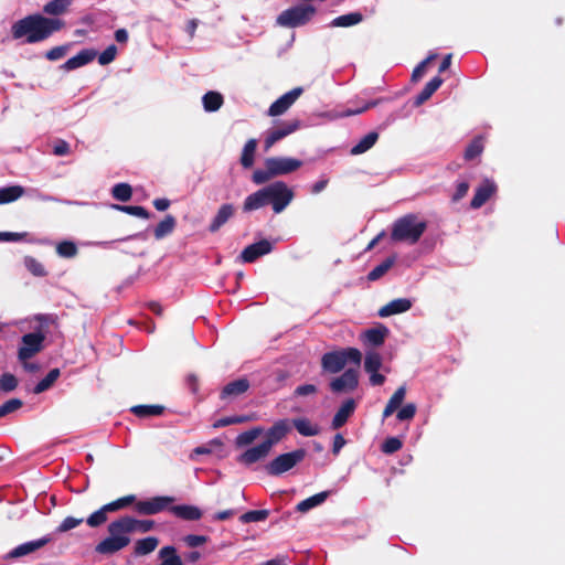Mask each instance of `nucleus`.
<instances>
[{"mask_svg":"<svg viewBox=\"0 0 565 565\" xmlns=\"http://www.w3.org/2000/svg\"><path fill=\"white\" fill-rule=\"evenodd\" d=\"M316 9L309 4H300L282 11L277 23L286 28H297L306 24L315 15Z\"/></svg>","mask_w":565,"mask_h":565,"instance_id":"obj_8","label":"nucleus"},{"mask_svg":"<svg viewBox=\"0 0 565 565\" xmlns=\"http://www.w3.org/2000/svg\"><path fill=\"white\" fill-rule=\"evenodd\" d=\"M483 150V140L481 137H478L471 141V143L467 147L465 151V158L467 160H472L478 157Z\"/></svg>","mask_w":565,"mask_h":565,"instance_id":"obj_49","label":"nucleus"},{"mask_svg":"<svg viewBox=\"0 0 565 565\" xmlns=\"http://www.w3.org/2000/svg\"><path fill=\"white\" fill-rule=\"evenodd\" d=\"M402 441L396 437L387 438L382 445V451L385 454H394L402 448Z\"/></svg>","mask_w":565,"mask_h":565,"instance_id":"obj_56","label":"nucleus"},{"mask_svg":"<svg viewBox=\"0 0 565 565\" xmlns=\"http://www.w3.org/2000/svg\"><path fill=\"white\" fill-rule=\"evenodd\" d=\"M318 392V388L313 384H305L300 385L295 390L296 396H308V395H315Z\"/></svg>","mask_w":565,"mask_h":565,"instance_id":"obj_62","label":"nucleus"},{"mask_svg":"<svg viewBox=\"0 0 565 565\" xmlns=\"http://www.w3.org/2000/svg\"><path fill=\"white\" fill-rule=\"evenodd\" d=\"M71 3L72 0H52L43 7V11L50 15H61L67 11Z\"/></svg>","mask_w":565,"mask_h":565,"instance_id":"obj_37","label":"nucleus"},{"mask_svg":"<svg viewBox=\"0 0 565 565\" xmlns=\"http://www.w3.org/2000/svg\"><path fill=\"white\" fill-rule=\"evenodd\" d=\"M437 57V54H429L423 62H420L412 73V79L418 81L426 72L427 65Z\"/></svg>","mask_w":565,"mask_h":565,"instance_id":"obj_53","label":"nucleus"},{"mask_svg":"<svg viewBox=\"0 0 565 565\" xmlns=\"http://www.w3.org/2000/svg\"><path fill=\"white\" fill-rule=\"evenodd\" d=\"M271 447L263 440L260 444L246 449L239 457L238 461L243 465L250 466L255 462L264 460L269 452Z\"/></svg>","mask_w":565,"mask_h":565,"instance_id":"obj_14","label":"nucleus"},{"mask_svg":"<svg viewBox=\"0 0 565 565\" xmlns=\"http://www.w3.org/2000/svg\"><path fill=\"white\" fill-rule=\"evenodd\" d=\"M223 444L220 439H213L205 446L196 447L191 454V458L193 459L195 455H210L213 451V447H222Z\"/></svg>","mask_w":565,"mask_h":565,"instance_id":"obj_55","label":"nucleus"},{"mask_svg":"<svg viewBox=\"0 0 565 565\" xmlns=\"http://www.w3.org/2000/svg\"><path fill=\"white\" fill-rule=\"evenodd\" d=\"M361 360L362 354L358 349L347 348L323 354L321 365L322 369L329 373H339L349 362H352L354 366L359 369Z\"/></svg>","mask_w":565,"mask_h":565,"instance_id":"obj_5","label":"nucleus"},{"mask_svg":"<svg viewBox=\"0 0 565 565\" xmlns=\"http://www.w3.org/2000/svg\"><path fill=\"white\" fill-rule=\"evenodd\" d=\"M328 495H329V492L323 491V492L317 493L310 498H307L297 504L296 510L298 512L306 513V512L310 511L311 509L322 504L327 500Z\"/></svg>","mask_w":565,"mask_h":565,"instance_id":"obj_29","label":"nucleus"},{"mask_svg":"<svg viewBox=\"0 0 565 565\" xmlns=\"http://www.w3.org/2000/svg\"><path fill=\"white\" fill-rule=\"evenodd\" d=\"M395 257H388L384 262H382L380 265L375 266L367 275V279L371 281L377 280L383 275H385L388 269L394 265Z\"/></svg>","mask_w":565,"mask_h":565,"instance_id":"obj_42","label":"nucleus"},{"mask_svg":"<svg viewBox=\"0 0 565 565\" xmlns=\"http://www.w3.org/2000/svg\"><path fill=\"white\" fill-rule=\"evenodd\" d=\"M111 193L115 199L126 202L130 200L132 191L129 184L118 183L113 188Z\"/></svg>","mask_w":565,"mask_h":565,"instance_id":"obj_48","label":"nucleus"},{"mask_svg":"<svg viewBox=\"0 0 565 565\" xmlns=\"http://www.w3.org/2000/svg\"><path fill=\"white\" fill-rule=\"evenodd\" d=\"M412 306H413V302L411 299L397 298V299L390 301L385 306H383L379 310V316L381 318H386V317H391L393 315L403 313V312L408 311L412 308Z\"/></svg>","mask_w":565,"mask_h":565,"instance_id":"obj_18","label":"nucleus"},{"mask_svg":"<svg viewBox=\"0 0 565 565\" xmlns=\"http://www.w3.org/2000/svg\"><path fill=\"white\" fill-rule=\"evenodd\" d=\"M267 202L271 204L275 213H281L294 200V191L285 182L276 181L264 186Z\"/></svg>","mask_w":565,"mask_h":565,"instance_id":"obj_7","label":"nucleus"},{"mask_svg":"<svg viewBox=\"0 0 565 565\" xmlns=\"http://www.w3.org/2000/svg\"><path fill=\"white\" fill-rule=\"evenodd\" d=\"M355 409V402L354 399L350 398L347 399L341 407L335 413L333 419H332V428L338 429L342 427L349 417L354 413Z\"/></svg>","mask_w":565,"mask_h":565,"instance_id":"obj_24","label":"nucleus"},{"mask_svg":"<svg viewBox=\"0 0 565 565\" xmlns=\"http://www.w3.org/2000/svg\"><path fill=\"white\" fill-rule=\"evenodd\" d=\"M297 431L305 437H313L320 434L321 428L318 424L311 422L306 417L295 418L290 423Z\"/></svg>","mask_w":565,"mask_h":565,"instance_id":"obj_22","label":"nucleus"},{"mask_svg":"<svg viewBox=\"0 0 565 565\" xmlns=\"http://www.w3.org/2000/svg\"><path fill=\"white\" fill-rule=\"evenodd\" d=\"M234 214V206L232 204H223L213 221L210 224V232L214 233L218 231V228L224 225Z\"/></svg>","mask_w":565,"mask_h":565,"instance_id":"obj_25","label":"nucleus"},{"mask_svg":"<svg viewBox=\"0 0 565 565\" xmlns=\"http://www.w3.org/2000/svg\"><path fill=\"white\" fill-rule=\"evenodd\" d=\"M358 383V369H348L342 375L330 382V388L334 393H348L355 390Z\"/></svg>","mask_w":565,"mask_h":565,"instance_id":"obj_12","label":"nucleus"},{"mask_svg":"<svg viewBox=\"0 0 565 565\" xmlns=\"http://www.w3.org/2000/svg\"><path fill=\"white\" fill-rule=\"evenodd\" d=\"M268 204L265 190L262 188L260 190L256 191L255 193L248 195L243 204V210L245 212H250L258 210L263 207L264 205Z\"/></svg>","mask_w":565,"mask_h":565,"instance_id":"obj_26","label":"nucleus"},{"mask_svg":"<svg viewBox=\"0 0 565 565\" xmlns=\"http://www.w3.org/2000/svg\"><path fill=\"white\" fill-rule=\"evenodd\" d=\"M26 233L0 232L1 242H18L23 239Z\"/></svg>","mask_w":565,"mask_h":565,"instance_id":"obj_63","label":"nucleus"},{"mask_svg":"<svg viewBox=\"0 0 565 565\" xmlns=\"http://www.w3.org/2000/svg\"><path fill=\"white\" fill-rule=\"evenodd\" d=\"M49 542H51V537L50 536H44V537H41L39 540H34V541H30V542L23 543V544L17 546L10 553V555L12 557H21V556L28 555L30 553L35 552L36 550H40L41 547L46 545Z\"/></svg>","mask_w":565,"mask_h":565,"instance_id":"obj_23","label":"nucleus"},{"mask_svg":"<svg viewBox=\"0 0 565 565\" xmlns=\"http://www.w3.org/2000/svg\"><path fill=\"white\" fill-rule=\"evenodd\" d=\"M267 516H268L267 510H253V511H248V512L244 513L241 516V520L245 523L260 522V521L266 520Z\"/></svg>","mask_w":565,"mask_h":565,"instance_id":"obj_51","label":"nucleus"},{"mask_svg":"<svg viewBox=\"0 0 565 565\" xmlns=\"http://www.w3.org/2000/svg\"><path fill=\"white\" fill-rule=\"evenodd\" d=\"M68 47H70L68 45L55 46V47L51 49L50 51H47L45 56L50 61H57V60L62 58L63 56H65V54L68 51Z\"/></svg>","mask_w":565,"mask_h":565,"instance_id":"obj_60","label":"nucleus"},{"mask_svg":"<svg viewBox=\"0 0 565 565\" xmlns=\"http://www.w3.org/2000/svg\"><path fill=\"white\" fill-rule=\"evenodd\" d=\"M257 148V141L255 139H249L243 149L241 163L244 168H250L254 163V154Z\"/></svg>","mask_w":565,"mask_h":565,"instance_id":"obj_39","label":"nucleus"},{"mask_svg":"<svg viewBox=\"0 0 565 565\" xmlns=\"http://www.w3.org/2000/svg\"><path fill=\"white\" fill-rule=\"evenodd\" d=\"M135 495H126L110 503L103 505L100 509L92 513L86 522L90 527H97L107 521V513L124 509L135 501Z\"/></svg>","mask_w":565,"mask_h":565,"instance_id":"obj_10","label":"nucleus"},{"mask_svg":"<svg viewBox=\"0 0 565 565\" xmlns=\"http://www.w3.org/2000/svg\"><path fill=\"white\" fill-rule=\"evenodd\" d=\"M35 320L40 322V326L35 328L34 332L26 333L21 339V345L18 351L19 361H26L43 349V341L45 340L44 323L50 318L47 316H36Z\"/></svg>","mask_w":565,"mask_h":565,"instance_id":"obj_6","label":"nucleus"},{"mask_svg":"<svg viewBox=\"0 0 565 565\" xmlns=\"http://www.w3.org/2000/svg\"><path fill=\"white\" fill-rule=\"evenodd\" d=\"M416 414V406L415 404H406L404 407H402L397 413V419L408 420L412 419Z\"/></svg>","mask_w":565,"mask_h":565,"instance_id":"obj_61","label":"nucleus"},{"mask_svg":"<svg viewBox=\"0 0 565 565\" xmlns=\"http://www.w3.org/2000/svg\"><path fill=\"white\" fill-rule=\"evenodd\" d=\"M116 210L122 211L127 214H130L136 217L149 218V212L142 207L137 205H114Z\"/></svg>","mask_w":565,"mask_h":565,"instance_id":"obj_50","label":"nucleus"},{"mask_svg":"<svg viewBox=\"0 0 565 565\" xmlns=\"http://www.w3.org/2000/svg\"><path fill=\"white\" fill-rule=\"evenodd\" d=\"M377 104V102H370V103H365L362 107H359V108H355V109H347L344 111H333L330 114V118L332 119H337V118H343V117H349V116H354V115H360L364 111H366L367 109H370L371 107L375 106Z\"/></svg>","mask_w":565,"mask_h":565,"instance_id":"obj_47","label":"nucleus"},{"mask_svg":"<svg viewBox=\"0 0 565 565\" xmlns=\"http://www.w3.org/2000/svg\"><path fill=\"white\" fill-rule=\"evenodd\" d=\"M117 54V47L115 45H109L99 56L98 62L100 65H107L113 62Z\"/></svg>","mask_w":565,"mask_h":565,"instance_id":"obj_59","label":"nucleus"},{"mask_svg":"<svg viewBox=\"0 0 565 565\" xmlns=\"http://www.w3.org/2000/svg\"><path fill=\"white\" fill-rule=\"evenodd\" d=\"M387 334H388V329L384 326H379V327L365 330L361 334V340L367 345L380 347L384 343Z\"/></svg>","mask_w":565,"mask_h":565,"instance_id":"obj_20","label":"nucleus"},{"mask_svg":"<svg viewBox=\"0 0 565 565\" xmlns=\"http://www.w3.org/2000/svg\"><path fill=\"white\" fill-rule=\"evenodd\" d=\"M223 103L224 98L222 94L218 92L211 90L204 94L202 97L203 108L207 113L218 110L222 107Z\"/></svg>","mask_w":565,"mask_h":565,"instance_id":"obj_27","label":"nucleus"},{"mask_svg":"<svg viewBox=\"0 0 565 565\" xmlns=\"http://www.w3.org/2000/svg\"><path fill=\"white\" fill-rule=\"evenodd\" d=\"M256 418L257 417L254 414H252V415H241V416H227V417H223V418L217 419L213 424V427L214 428H220V427H225V426H230V425H234V424H242V423L255 420Z\"/></svg>","mask_w":565,"mask_h":565,"instance_id":"obj_40","label":"nucleus"},{"mask_svg":"<svg viewBox=\"0 0 565 565\" xmlns=\"http://www.w3.org/2000/svg\"><path fill=\"white\" fill-rule=\"evenodd\" d=\"M305 457L306 451L303 449L279 455L268 463L266 467L267 472L271 476H279L292 469L297 463L302 461Z\"/></svg>","mask_w":565,"mask_h":565,"instance_id":"obj_9","label":"nucleus"},{"mask_svg":"<svg viewBox=\"0 0 565 565\" xmlns=\"http://www.w3.org/2000/svg\"><path fill=\"white\" fill-rule=\"evenodd\" d=\"M379 139V134L375 131H371L365 135L355 146H353L350 150L351 154H362L370 150Z\"/></svg>","mask_w":565,"mask_h":565,"instance_id":"obj_30","label":"nucleus"},{"mask_svg":"<svg viewBox=\"0 0 565 565\" xmlns=\"http://www.w3.org/2000/svg\"><path fill=\"white\" fill-rule=\"evenodd\" d=\"M175 227V218L172 215H167L154 228V237L161 239L172 233Z\"/></svg>","mask_w":565,"mask_h":565,"instance_id":"obj_38","label":"nucleus"},{"mask_svg":"<svg viewBox=\"0 0 565 565\" xmlns=\"http://www.w3.org/2000/svg\"><path fill=\"white\" fill-rule=\"evenodd\" d=\"M96 56V53L93 50H82L75 56L68 58L63 65L62 68L65 71H73L79 68L89 62H92Z\"/></svg>","mask_w":565,"mask_h":565,"instance_id":"obj_21","label":"nucleus"},{"mask_svg":"<svg viewBox=\"0 0 565 565\" xmlns=\"http://www.w3.org/2000/svg\"><path fill=\"white\" fill-rule=\"evenodd\" d=\"M172 513L183 520H199L202 516V512L199 508L193 505H174L171 508Z\"/></svg>","mask_w":565,"mask_h":565,"instance_id":"obj_28","label":"nucleus"},{"mask_svg":"<svg viewBox=\"0 0 565 565\" xmlns=\"http://www.w3.org/2000/svg\"><path fill=\"white\" fill-rule=\"evenodd\" d=\"M249 387V383L245 379H239L228 383L222 391V397L237 396L246 392Z\"/></svg>","mask_w":565,"mask_h":565,"instance_id":"obj_34","label":"nucleus"},{"mask_svg":"<svg viewBox=\"0 0 565 565\" xmlns=\"http://www.w3.org/2000/svg\"><path fill=\"white\" fill-rule=\"evenodd\" d=\"M18 385V381L14 375L4 373L0 376V390L3 392H11Z\"/></svg>","mask_w":565,"mask_h":565,"instance_id":"obj_54","label":"nucleus"},{"mask_svg":"<svg viewBox=\"0 0 565 565\" xmlns=\"http://www.w3.org/2000/svg\"><path fill=\"white\" fill-rule=\"evenodd\" d=\"M154 526L151 520H138L131 516L119 518L108 525V536L100 541L95 551L99 554L111 555L130 544V534L147 533Z\"/></svg>","mask_w":565,"mask_h":565,"instance_id":"obj_1","label":"nucleus"},{"mask_svg":"<svg viewBox=\"0 0 565 565\" xmlns=\"http://www.w3.org/2000/svg\"><path fill=\"white\" fill-rule=\"evenodd\" d=\"M298 121L284 122L279 127L270 130L265 139V150H269L277 141L289 136L298 129Z\"/></svg>","mask_w":565,"mask_h":565,"instance_id":"obj_15","label":"nucleus"},{"mask_svg":"<svg viewBox=\"0 0 565 565\" xmlns=\"http://www.w3.org/2000/svg\"><path fill=\"white\" fill-rule=\"evenodd\" d=\"M291 430V424L288 419L276 420L266 431L262 426L253 427L237 435L235 445L238 448L246 447L254 443L256 438L265 434V441L271 448L282 440Z\"/></svg>","mask_w":565,"mask_h":565,"instance_id":"obj_3","label":"nucleus"},{"mask_svg":"<svg viewBox=\"0 0 565 565\" xmlns=\"http://www.w3.org/2000/svg\"><path fill=\"white\" fill-rule=\"evenodd\" d=\"M443 82V78H440L439 76L431 78L416 97L415 104L422 105L423 103L428 100L431 97V95L441 86Z\"/></svg>","mask_w":565,"mask_h":565,"instance_id":"obj_33","label":"nucleus"},{"mask_svg":"<svg viewBox=\"0 0 565 565\" xmlns=\"http://www.w3.org/2000/svg\"><path fill=\"white\" fill-rule=\"evenodd\" d=\"M58 376H60V370L58 369L51 370L47 373V375L35 385L33 392L35 394H40V393L45 392L46 390H49L53 385V383L58 379Z\"/></svg>","mask_w":565,"mask_h":565,"instance_id":"obj_43","label":"nucleus"},{"mask_svg":"<svg viewBox=\"0 0 565 565\" xmlns=\"http://www.w3.org/2000/svg\"><path fill=\"white\" fill-rule=\"evenodd\" d=\"M24 266L26 269L36 277H43L46 275L45 268L38 259L32 256L24 257Z\"/></svg>","mask_w":565,"mask_h":565,"instance_id":"obj_46","label":"nucleus"},{"mask_svg":"<svg viewBox=\"0 0 565 565\" xmlns=\"http://www.w3.org/2000/svg\"><path fill=\"white\" fill-rule=\"evenodd\" d=\"M497 186L493 181L484 180L481 185L476 190V193L471 200V206L473 209L481 207L490 196L495 192Z\"/></svg>","mask_w":565,"mask_h":565,"instance_id":"obj_19","label":"nucleus"},{"mask_svg":"<svg viewBox=\"0 0 565 565\" xmlns=\"http://www.w3.org/2000/svg\"><path fill=\"white\" fill-rule=\"evenodd\" d=\"M77 246L72 241H63L56 245V253L60 257L72 258L77 255Z\"/></svg>","mask_w":565,"mask_h":565,"instance_id":"obj_45","label":"nucleus"},{"mask_svg":"<svg viewBox=\"0 0 565 565\" xmlns=\"http://www.w3.org/2000/svg\"><path fill=\"white\" fill-rule=\"evenodd\" d=\"M22 406V402L18 398H12L0 406V418L19 409Z\"/></svg>","mask_w":565,"mask_h":565,"instance_id":"obj_58","label":"nucleus"},{"mask_svg":"<svg viewBox=\"0 0 565 565\" xmlns=\"http://www.w3.org/2000/svg\"><path fill=\"white\" fill-rule=\"evenodd\" d=\"M63 26L61 19L31 14L14 22L11 32L15 40L25 39L28 43H36L46 40Z\"/></svg>","mask_w":565,"mask_h":565,"instance_id":"obj_2","label":"nucleus"},{"mask_svg":"<svg viewBox=\"0 0 565 565\" xmlns=\"http://www.w3.org/2000/svg\"><path fill=\"white\" fill-rule=\"evenodd\" d=\"M131 412L139 417L159 416L163 412V406L160 405H137L131 408Z\"/></svg>","mask_w":565,"mask_h":565,"instance_id":"obj_41","label":"nucleus"},{"mask_svg":"<svg viewBox=\"0 0 565 565\" xmlns=\"http://www.w3.org/2000/svg\"><path fill=\"white\" fill-rule=\"evenodd\" d=\"M159 544V540L154 536H148L145 539H140L135 543V554L136 555H147L153 552Z\"/></svg>","mask_w":565,"mask_h":565,"instance_id":"obj_35","label":"nucleus"},{"mask_svg":"<svg viewBox=\"0 0 565 565\" xmlns=\"http://www.w3.org/2000/svg\"><path fill=\"white\" fill-rule=\"evenodd\" d=\"M24 194V188L21 185H10L0 188V204H7L19 200Z\"/></svg>","mask_w":565,"mask_h":565,"instance_id":"obj_32","label":"nucleus"},{"mask_svg":"<svg viewBox=\"0 0 565 565\" xmlns=\"http://www.w3.org/2000/svg\"><path fill=\"white\" fill-rule=\"evenodd\" d=\"M382 366V358L377 352L370 351L365 354L364 360V370L367 373H374L375 371H379Z\"/></svg>","mask_w":565,"mask_h":565,"instance_id":"obj_44","label":"nucleus"},{"mask_svg":"<svg viewBox=\"0 0 565 565\" xmlns=\"http://www.w3.org/2000/svg\"><path fill=\"white\" fill-rule=\"evenodd\" d=\"M173 499L170 497H157L151 500L140 501L137 510L146 515H151L163 511Z\"/></svg>","mask_w":565,"mask_h":565,"instance_id":"obj_16","label":"nucleus"},{"mask_svg":"<svg viewBox=\"0 0 565 565\" xmlns=\"http://www.w3.org/2000/svg\"><path fill=\"white\" fill-rule=\"evenodd\" d=\"M302 92L301 87H296L280 96L270 105L268 115L273 117L282 115L300 97Z\"/></svg>","mask_w":565,"mask_h":565,"instance_id":"obj_13","label":"nucleus"},{"mask_svg":"<svg viewBox=\"0 0 565 565\" xmlns=\"http://www.w3.org/2000/svg\"><path fill=\"white\" fill-rule=\"evenodd\" d=\"M83 521L84 520L82 518L78 519V518H74V516H67L57 526L56 532H58V533L68 532L71 530L77 527L78 525H81L83 523Z\"/></svg>","mask_w":565,"mask_h":565,"instance_id":"obj_52","label":"nucleus"},{"mask_svg":"<svg viewBox=\"0 0 565 565\" xmlns=\"http://www.w3.org/2000/svg\"><path fill=\"white\" fill-rule=\"evenodd\" d=\"M301 164L300 160L286 157H273L265 160V167L270 169L275 177L291 173Z\"/></svg>","mask_w":565,"mask_h":565,"instance_id":"obj_11","label":"nucleus"},{"mask_svg":"<svg viewBox=\"0 0 565 565\" xmlns=\"http://www.w3.org/2000/svg\"><path fill=\"white\" fill-rule=\"evenodd\" d=\"M362 20L363 17L360 12H351L333 19L331 22V26L348 28L360 23Z\"/></svg>","mask_w":565,"mask_h":565,"instance_id":"obj_36","label":"nucleus"},{"mask_svg":"<svg viewBox=\"0 0 565 565\" xmlns=\"http://www.w3.org/2000/svg\"><path fill=\"white\" fill-rule=\"evenodd\" d=\"M271 244L263 239L260 242L248 245L241 254L243 262L252 263L256 260L258 257L266 255L271 252Z\"/></svg>","mask_w":565,"mask_h":565,"instance_id":"obj_17","label":"nucleus"},{"mask_svg":"<svg viewBox=\"0 0 565 565\" xmlns=\"http://www.w3.org/2000/svg\"><path fill=\"white\" fill-rule=\"evenodd\" d=\"M427 227L426 222L419 221L415 214H407L393 224L391 237L395 242L415 244Z\"/></svg>","mask_w":565,"mask_h":565,"instance_id":"obj_4","label":"nucleus"},{"mask_svg":"<svg viewBox=\"0 0 565 565\" xmlns=\"http://www.w3.org/2000/svg\"><path fill=\"white\" fill-rule=\"evenodd\" d=\"M274 177L275 175L271 173V170L265 167L264 170L254 171L252 179L256 184H264Z\"/></svg>","mask_w":565,"mask_h":565,"instance_id":"obj_57","label":"nucleus"},{"mask_svg":"<svg viewBox=\"0 0 565 565\" xmlns=\"http://www.w3.org/2000/svg\"><path fill=\"white\" fill-rule=\"evenodd\" d=\"M405 395H406L405 386H401L395 391V393L392 395V397L390 398L388 403L386 404V406L384 408V412H383L384 418H387L388 416H391L402 405V403L405 398Z\"/></svg>","mask_w":565,"mask_h":565,"instance_id":"obj_31","label":"nucleus"},{"mask_svg":"<svg viewBox=\"0 0 565 565\" xmlns=\"http://www.w3.org/2000/svg\"><path fill=\"white\" fill-rule=\"evenodd\" d=\"M468 190H469L468 182H460V183H458L456 192H455V194L452 196V200L456 201V202L461 200L468 193Z\"/></svg>","mask_w":565,"mask_h":565,"instance_id":"obj_64","label":"nucleus"}]
</instances>
